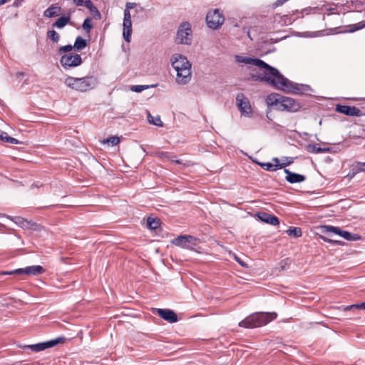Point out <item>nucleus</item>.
Returning a JSON list of instances; mask_svg holds the SVG:
<instances>
[{
  "mask_svg": "<svg viewBox=\"0 0 365 365\" xmlns=\"http://www.w3.org/2000/svg\"><path fill=\"white\" fill-rule=\"evenodd\" d=\"M235 58L237 63L257 67L251 73V78L254 81L266 82L278 90L296 95L310 96L312 92V88L309 85L289 81L277 68L272 67L261 59L240 55H236Z\"/></svg>",
  "mask_w": 365,
  "mask_h": 365,
  "instance_id": "nucleus-1",
  "label": "nucleus"
},
{
  "mask_svg": "<svg viewBox=\"0 0 365 365\" xmlns=\"http://www.w3.org/2000/svg\"><path fill=\"white\" fill-rule=\"evenodd\" d=\"M170 63L176 71V82L180 85L187 84L191 80V63L187 58L179 53L173 54Z\"/></svg>",
  "mask_w": 365,
  "mask_h": 365,
  "instance_id": "nucleus-2",
  "label": "nucleus"
},
{
  "mask_svg": "<svg viewBox=\"0 0 365 365\" xmlns=\"http://www.w3.org/2000/svg\"><path fill=\"white\" fill-rule=\"evenodd\" d=\"M277 316L275 312H256L242 320L239 326L246 329L260 327L274 320Z\"/></svg>",
  "mask_w": 365,
  "mask_h": 365,
  "instance_id": "nucleus-3",
  "label": "nucleus"
},
{
  "mask_svg": "<svg viewBox=\"0 0 365 365\" xmlns=\"http://www.w3.org/2000/svg\"><path fill=\"white\" fill-rule=\"evenodd\" d=\"M64 83L69 88L80 92L93 89L98 84L97 78L93 76L82 78L67 77Z\"/></svg>",
  "mask_w": 365,
  "mask_h": 365,
  "instance_id": "nucleus-4",
  "label": "nucleus"
},
{
  "mask_svg": "<svg viewBox=\"0 0 365 365\" xmlns=\"http://www.w3.org/2000/svg\"><path fill=\"white\" fill-rule=\"evenodd\" d=\"M271 108L279 111L297 112L300 105L294 99L289 97H282L280 99H275L274 101L267 102Z\"/></svg>",
  "mask_w": 365,
  "mask_h": 365,
  "instance_id": "nucleus-5",
  "label": "nucleus"
},
{
  "mask_svg": "<svg viewBox=\"0 0 365 365\" xmlns=\"http://www.w3.org/2000/svg\"><path fill=\"white\" fill-rule=\"evenodd\" d=\"M200 240L192 235H180L171 241L175 246L190 250H195Z\"/></svg>",
  "mask_w": 365,
  "mask_h": 365,
  "instance_id": "nucleus-6",
  "label": "nucleus"
},
{
  "mask_svg": "<svg viewBox=\"0 0 365 365\" xmlns=\"http://www.w3.org/2000/svg\"><path fill=\"white\" fill-rule=\"evenodd\" d=\"M46 269L41 265H33L9 272H1L0 275L26 274L29 276H38L44 273Z\"/></svg>",
  "mask_w": 365,
  "mask_h": 365,
  "instance_id": "nucleus-7",
  "label": "nucleus"
},
{
  "mask_svg": "<svg viewBox=\"0 0 365 365\" xmlns=\"http://www.w3.org/2000/svg\"><path fill=\"white\" fill-rule=\"evenodd\" d=\"M66 341V338L63 336L57 337L54 339H51L47 341L38 343L36 344L31 345H24L21 346L23 349L26 350L27 349H31L34 352H39L43 351L46 349L51 348L57 345L58 344L64 343Z\"/></svg>",
  "mask_w": 365,
  "mask_h": 365,
  "instance_id": "nucleus-8",
  "label": "nucleus"
},
{
  "mask_svg": "<svg viewBox=\"0 0 365 365\" xmlns=\"http://www.w3.org/2000/svg\"><path fill=\"white\" fill-rule=\"evenodd\" d=\"M178 43L190 45L192 43L191 25L189 22L182 23L177 32Z\"/></svg>",
  "mask_w": 365,
  "mask_h": 365,
  "instance_id": "nucleus-9",
  "label": "nucleus"
},
{
  "mask_svg": "<svg viewBox=\"0 0 365 365\" xmlns=\"http://www.w3.org/2000/svg\"><path fill=\"white\" fill-rule=\"evenodd\" d=\"M225 18L220 11L217 9L210 11L206 16V24L212 29H219L224 23Z\"/></svg>",
  "mask_w": 365,
  "mask_h": 365,
  "instance_id": "nucleus-10",
  "label": "nucleus"
},
{
  "mask_svg": "<svg viewBox=\"0 0 365 365\" xmlns=\"http://www.w3.org/2000/svg\"><path fill=\"white\" fill-rule=\"evenodd\" d=\"M60 63L65 69H68L80 66L82 63V58L78 53L64 54L61 56Z\"/></svg>",
  "mask_w": 365,
  "mask_h": 365,
  "instance_id": "nucleus-11",
  "label": "nucleus"
},
{
  "mask_svg": "<svg viewBox=\"0 0 365 365\" xmlns=\"http://www.w3.org/2000/svg\"><path fill=\"white\" fill-rule=\"evenodd\" d=\"M236 101L241 114H249L251 112L250 101L243 93H240L237 95Z\"/></svg>",
  "mask_w": 365,
  "mask_h": 365,
  "instance_id": "nucleus-12",
  "label": "nucleus"
},
{
  "mask_svg": "<svg viewBox=\"0 0 365 365\" xmlns=\"http://www.w3.org/2000/svg\"><path fill=\"white\" fill-rule=\"evenodd\" d=\"M8 218L22 228L31 229L34 230H36L38 229V224L31 221H29L21 217H8Z\"/></svg>",
  "mask_w": 365,
  "mask_h": 365,
  "instance_id": "nucleus-13",
  "label": "nucleus"
},
{
  "mask_svg": "<svg viewBox=\"0 0 365 365\" xmlns=\"http://www.w3.org/2000/svg\"><path fill=\"white\" fill-rule=\"evenodd\" d=\"M157 312L158 315L164 320L169 323H175L178 320L176 313L169 309H158Z\"/></svg>",
  "mask_w": 365,
  "mask_h": 365,
  "instance_id": "nucleus-14",
  "label": "nucleus"
},
{
  "mask_svg": "<svg viewBox=\"0 0 365 365\" xmlns=\"http://www.w3.org/2000/svg\"><path fill=\"white\" fill-rule=\"evenodd\" d=\"M257 215L262 222L272 225H277L279 224L278 217L269 213L265 212H259Z\"/></svg>",
  "mask_w": 365,
  "mask_h": 365,
  "instance_id": "nucleus-15",
  "label": "nucleus"
},
{
  "mask_svg": "<svg viewBox=\"0 0 365 365\" xmlns=\"http://www.w3.org/2000/svg\"><path fill=\"white\" fill-rule=\"evenodd\" d=\"M284 172L287 174L286 180L289 183L294 184L304 182L306 177L303 175L291 172L289 170L284 168Z\"/></svg>",
  "mask_w": 365,
  "mask_h": 365,
  "instance_id": "nucleus-16",
  "label": "nucleus"
},
{
  "mask_svg": "<svg viewBox=\"0 0 365 365\" xmlns=\"http://www.w3.org/2000/svg\"><path fill=\"white\" fill-rule=\"evenodd\" d=\"M62 13V8L56 4H53L43 11L45 18H54L58 16Z\"/></svg>",
  "mask_w": 365,
  "mask_h": 365,
  "instance_id": "nucleus-17",
  "label": "nucleus"
},
{
  "mask_svg": "<svg viewBox=\"0 0 365 365\" xmlns=\"http://www.w3.org/2000/svg\"><path fill=\"white\" fill-rule=\"evenodd\" d=\"M335 110L341 114H361L360 110L355 106H341L336 105Z\"/></svg>",
  "mask_w": 365,
  "mask_h": 365,
  "instance_id": "nucleus-18",
  "label": "nucleus"
},
{
  "mask_svg": "<svg viewBox=\"0 0 365 365\" xmlns=\"http://www.w3.org/2000/svg\"><path fill=\"white\" fill-rule=\"evenodd\" d=\"M71 14L68 13L66 15H63L60 16L53 24L52 26L53 28H56L58 29H61L64 28L67 24H68L71 21Z\"/></svg>",
  "mask_w": 365,
  "mask_h": 365,
  "instance_id": "nucleus-19",
  "label": "nucleus"
},
{
  "mask_svg": "<svg viewBox=\"0 0 365 365\" xmlns=\"http://www.w3.org/2000/svg\"><path fill=\"white\" fill-rule=\"evenodd\" d=\"M123 36L125 41L128 43L130 41L132 34V21L131 20H123Z\"/></svg>",
  "mask_w": 365,
  "mask_h": 365,
  "instance_id": "nucleus-20",
  "label": "nucleus"
},
{
  "mask_svg": "<svg viewBox=\"0 0 365 365\" xmlns=\"http://www.w3.org/2000/svg\"><path fill=\"white\" fill-rule=\"evenodd\" d=\"M291 162L287 163H282L278 165H274L272 163H258V165L263 169L267 171H275L277 169H281L290 165Z\"/></svg>",
  "mask_w": 365,
  "mask_h": 365,
  "instance_id": "nucleus-21",
  "label": "nucleus"
},
{
  "mask_svg": "<svg viewBox=\"0 0 365 365\" xmlns=\"http://www.w3.org/2000/svg\"><path fill=\"white\" fill-rule=\"evenodd\" d=\"M148 120L150 124L159 127L165 126L168 128L170 125L169 124L164 123L163 120H161L160 115H148Z\"/></svg>",
  "mask_w": 365,
  "mask_h": 365,
  "instance_id": "nucleus-22",
  "label": "nucleus"
},
{
  "mask_svg": "<svg viewBox=\"0 0 365 365\" xmlns=\"http://www.w3.org/2000/svg\"><path fill=\"white\" fill-rule=\"evenodd\" d=\"M0 140H1L3 142L11 143V144L21 143L19 140L9 136L6 132L2 131L1 130H0Z\"/></svg>",
  "mask_w": 365,
  "mask_h": 365,
  "instance_id": "nucleus-23",
  "label": "nucleus"
},
{
  "mask_svg": "<svg viewBox=\"0 0 365 365\" xmlns=\"http://www.w3.org/2000/svg\"><path fill=\"white\" fill-rule=\"evenodd\" d=\"M342 230L337 227H333L331 225H324L322 227V232L324 234L329 235L330 233L336 234L341 236Z\"/></svg>",
  "mask_w": 365,
  "mask_h": 365,
  "instance_id": "nucleus-24",
  "label": "nucleus"
},
{
  "mask_svg": "<svg viewBox=\"0 0 365 365\" xmlns=\"http://www.w3.org/2000/svg\"><path fill=\"white\" fill-rule=\"evenodd\" d=\"M86 46H87L86 40L83 38L81 36H78L76 38V41H75V43L73 45V48L76 51H80V50H82L84 48H86Z\"/></svg>",
  "mask_w": 365,
  "mask_h": 365,
  "instance_id": "nucleus-25",
  "label": "nucleus"
},
{
  "mask_svg": "<svg viewBox=\"0 0 365 365\" xmlns=\"http://www.w3.org/2000/svg\"><path fill=\"white\" fill-rule=\"evenodd\" d=\"M160 225V221L158 218L148 217L147 219V226L150 230H156Z\"/></svg>",
  "mask_w": 365,
  "mask_h": 365,
  "instance_id": "nucleus-26",
  "label": "nucleus"
},
{
  "mask_svg": "<svg viewBox=\"0 0 365 365\" xmlns=\"http://www.w3.org/2000/svg\"><path fill=\"white\" fill-rule=\"evenodd\" d=\"M351 171L353 172V175H355L361 172H365V162H355L352 165Z\"/></svg>",
  "mask_w": 365,
  "mask_h": 365,
  "instance_id": "nucleus-27",
  "label": "nucleus"
},
{
  "mask_svg": "<svg viewBox=\"0 0 365 365\" xmlns=\"http://www.w3.org/2000/svg\"><path fill=\"white\" fill-rule=\"evenodd\" d=\"M341 237L346 240L355 241L360 239V236L357 234H352L348 231L343 230Z\"/></svg>",
  "mask_w": 365,
  "mask_h": 365,
  "instance_id": "nucleus-28",
  "label": "nucleus"
},
{
  "mask_svg": "<svg viewBox=\"0 0 365 365\" xmlns=\"http://www.w3.org/2000/svg\"><path fill=\"white\" fill-rule=\"evenodd\" d=\"M264 122L263 123V125L265 127H270L272 128H275L276 127H284V125L278 124L274 122H273V120L269 116L266 115V118L263 120Z\"/></svg>",
  "mask_w": 365,
  "mask_h": 365,
  "instance_id": "nucleus-29",
  "label": "nucleus"
},
{
  "mask_svg": "<svg viewBox=\"0 0 365 365\" xmlns=\"http://www.w3.org/2000/svg\"><path fill=\"white\" fill-rule=\"evenodd\" d=\"M46 37L54 43H58L60 40V35L55 30L48 31Z\"/></svg>",
  "mask_w": 365,
  "mask_h": 365,
  "instance_id": "nucleus-30",
  "label": "nucleus"
},
{
  "mask_svg": "<svg viewBox=\"0 0 365 365\" xmlns=\"http://www.w3.org/2000/svg\"><path fill=\"white\" fill-rule=\"evenodd\" d=\"M286 232L289 236H293L294 237H299L302 235V230L299 227H289Z\"/></svg>",
  "mask_w": 365,
  "mask_h": 365,
  "instance_id": "nucleus-31",
  "label": "nucleus"
},
{
  "mask_svg": "<svg viewBox=\"0 0 365 365\" xmlns=\"http://www.w3.org/2000/svg\"><path fill=\"white\" fill-rule=\"evenodd\" d=\"M120 143V138L118 136H111L102 140L103 144H108L112 146L117 145Z\"/></svg>",
  "mask_w": 365,
  "mask_h": 365,
  "instance_id": "nucleus-32",
  "label": "nucleus"
},
{
  "mask_svg": "<svg viewBox=\"0 0 365 365\" xmlns=\"http://www.w3.org/2000/svg\"><path fill=\"white\" fill-rule=\"evenodd\" d=\"M307 149L309 152L315 153H322L327 150V149L322 148L318 145H309Z\"/></svg>",
  "mask_w": 365,
  "mask_h": 365,
  "instance_id": "nucleus-33",
  "label": "nucleus"
},
{
  "mask_svg": "<svg viewBox=\"0 0 365 365\" xmlns=\"http://www.w3.org/2000/svg\"><path fill=\"white\" fill-rule=\"evenodd\" d=\"M73 4H75L76 6H85L87 9L88 7H91L92 5V1L91 0H72Z\"/></svg>",
  "mask_w": 365,
  "mask_h": 365,
  "instance_id": "nucleus-34",
  "label": "nucleus"
},
{
  "mask_svg": "<svg viewBox=\"0 0 365 365\" xmlns=\"http://www.w3.org/2000/svg\"><path fill=\"white\" fill-rule=\"evenodd\" d=\"M155 86H154V85H152V86L135 85V86H133L131 87V91L136 92V93H140L150 87H155Z\"/></svg>",
  "mask_w": 365,
  "mask_h": 365,
  "instance_id": "nucleus-35",
  "label": "nucleus"
},
{
  "mask_svg": "<svg viewBox=\"0 0 365 365\" xmlns=\"http://www.w3.org/2000/svg\"><path fill=\"white\" fill-rule=\"evenodd\" d=\"M82 27L86 29L88 32H90L91 29L93 28V24L91 23V19L86 18L82 25Z\"/></svg>",
  "mask_w": 365,
  "mask_h": 365,
  "instance_id": "nucleus-36",
  "label": "nucleus"
},
{
  "mask_svg": "<svg viewBox=\"0 0 365 365\" xmlns=\"http://www.w3.org/2000/svg\"><path fill=\"white\" fill-rule=\"evenodd\" d=\"M90 11L91 12V14H93V17L96 19H99L101 18V14L99 12V11L98 10V9L94 6L93 4L92 3V5L91 7H88V8Z\"/></svg>",
  "mask_w": 365,
  "mask_h": 365,
  "instance_id": "nucleus-37",
  "label": "nucleus"
},
{
  "mask_svg": "<svg viewBox=\"0 0 365 365\" xmlns=\"http://www.w3.org/2000/svg\"><path fill=\"white\" fill-rule=\"evenodd\" d=\"M352 309H364L365 310V302H362V303H360V304H351V305L347 306L344 309V310L347 311V310H351Z\"/></svg>",
  "mask_w": 365,
  "mask_h": 365,
  "instance_id": "nucleus-38",
  "label": "nucleus"
},
{
  "mask_svg": "<svg viewBox=\"0 0 365 365\" xmlns=\"http://www.w3.org/2000/svg\"><path fill=\"white\" fill-rule=\"evenodd\" d=\"M73 46L71 45H66L59 48V53L70 52L73 49Z\"/></svg>",
  "mask_w": 365,
  "mask_h": 365,
  "instance_id": "nucleus-39",
  "label": "nucleus"
},
{
  "mask_svg": "<svg viewBox=\"0 0 365 365\" xmlns=\"http://www.w3.org/2000/svg\"><path fill=\"white\" fill-rule=\"evenodd\" d=\"M320 238L324 241V242H329V243H331V244H334V245H340L341 244V242L340 241H338V240H331V239H329L324 236H322L321 235L320 236Z\"/></svg>",
  "mask_w": 365,
  "mask_h": 365,
  "instance_id": "nucleus-40",
  "label": "nucleus"
},
{
  "mask_svg": "<svg viewBox=\"0 0 365 365\" xmlns=\"http://www.w3.org/2000/svg\"><path fill=\"white\" fill-rule=\"evenodd\" d=\"M364 26H365V24H361V23H359V24H358L356 25H352L351 26L352 29H351L349 30V31L350 32H354V31H357L359 29H361L364 28Z\"/></svg>",
  "mask_w": 365,
  "mask_h": 365,
  "instance_id": "nucleus-41",
  "label": "nucleus"
},
{
  "mask_svg": "<svg viewBox=\"0 0 365 365\" xmlns=\"http://www.w3.org/2000/svg\"><path fill=\"white\" fill-rule=\"evenodd\" d=\"M123 20H131L130 13L128 9L124 10Z\"/></svg>",
  "mask_w": 365,
  "mask_h": 365,
  "instance_id": "nucleus-42",
  "label": "nucleus"
},
{
  "mask_svg": "<svg viewBox=\"0 0 365 365\" xmlns=\"http://www.w3.org/2000/svg\"><path fill=\"white\" fill-rule=\"evenodd\" d=\"M235 259L243 267H247V265L245 262H244L240 257L235 255Z\"/></svg>",
  "mask_w": 365,
  "mask_h": 365,
  "instance_id": "nucleus-43",
  "label": "nucleus"
},
{
  "mask_svg": "<svg viewBox=\"0 0 365 365\" xmlns=\"http://www.w3.org/2000/svg\"><path fill=\"white\" fill-rule=\"evenodd\" d=\"M288 0H277L274 3V6L276 7L280 6L283 5L285 2H287Z\"/></svg>",
  "mask_w": 365,
  "mask_h": 365,
  "instance_id": "nucleus-44",
  "label": "nucleus"
},
{
  "mask_svg": "<svg viewBox=\"0 0 365 365\" xmlns=\"http://www.w3.org/2000/svg\"><path fill=\"white\" fill-rule=\"evenodd\" d=\"M135 6V3L128 2L125 5V9H128L129 11L130 9L134 8Z\"/></svg>",
  "mask_w": 365,
  "mask_h": 365,
  "instance_id": "nucleus-45",
  "label": "nucleus"
},
{
  "mask_svg": "<svg viewBox=\"0 0 365 365\" xmlns=\"http://www.w3.org/2000/svg\"><path fill=\"white\" fill-rule=\"evenodd\" d=\"M24 1V0H14L13 3V6L14 7H19L21 5V3Z\"/></svg>",
  "mask_w": 365,
  "mask_h": 365,
  "instance_id": "nucleus-46",
  "label": "nucleus"
},
{
  "mask_svg": "<svg viewBox=\"0 0 365 365\" xmlns=\"http://www.w3.org/2000/svg\"><path fill=\"white\" fill-rule=\"evenodd\" d=\"M272 160V162L274 163H273L274 165L281 164V163H279V160L277 158H273Z\"/></svg>",
  "mask_w": 365,
  "mask_h": 365,
  "instance_id": "nucleus-47",
  "label": "nucleus"
},
{
  "mask_svg": "<svg viewBox=\"0 0 365 365\" xmlns=\"http://www.w3.org/2000/svg\"><path fill=\"white\" fill-rule=\"evenodd\" d=\"M173 163H175V164H179V165L182 164V161H181V160H173Z\"/></svg>",
  "mask_w": 365,
  "mask_h": 365,
  "instance_id": "nucleus-48",
  "label": "nucleus"
},
{
  "mask_svg": "<svg viewBox=\"0 0 365 365\" xmlns=\"http://www.w3.org/2000/svg\"><path fill=\"white\" fill-rule=\"evenodd\" d=\"M10 0H0V5H3L7 2H9Z\"/></svg>",
  "mask_w": 365,
  "mask_h": 365,
  "instance_id": "nucleus-49",
  "label": "nucleus"
},
{
  "mask_svg": "<svg viewBox=\"0 0 365 365\" xmlns=\"http://www.w3.org/2000/svg\"><path fill=\"white\" fill-rule=\"evenodd\" d=\"M328 11H329V13L334 14V8H330V9H328Z\"/></svg>",
  "mask_w": 365,
  "mask_h": 365,
  "instance_id": "nucleus-50",
  "label": "nucleus"
},
{
  "mask_svg": "<svg viewBox=\"0 0 365 365\" xmlns=\"http://www.w3.org/2000/svg\"><path fill=\"white\" fill-rule=\"evenodd\" d=\"M288 162H291V163H292V160H287V159H286V160L283 161L282 163H287Z\"/></svg>",
  "mask_w": 365,
  "mask_h": 365,
  "instance_id": "nucleus-51",
  "label": "nucleus"
},
{
  "mask_svg": "<svg viewBox=\"0 0 365 365\" xmlns=\"http://www.w3.org/2000/svg\"><path fill=\"white\" fill-rule=\"evenodd\" d=\"M247 36H248L250 39H252V38H251V37H250V32H249V31L247 32Z\"/></svg>",
  "mask_w": 365,
  "mask_h": 365,
  "instance_id": "nucleus-52",
  "label": "nucleus"
}]
</instances>
